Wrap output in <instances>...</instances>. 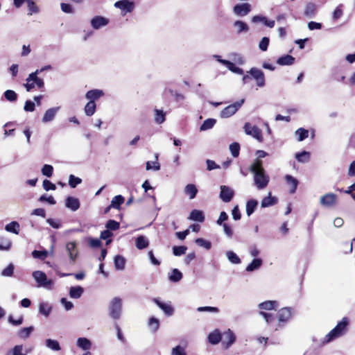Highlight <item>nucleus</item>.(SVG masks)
I'll use <instances>...</instances> for the list:
<instances>
[{"instance_id": "obj_1", "label": "nucleus", "mask_w": 355, "mask_h": 355, "mask_svg": "<svg viewBox=\"0 0 355 355\" xmlns=\"http://www.w3.org/2000/svg\"><path fill=\"white\" fill-rule=\"evenodd\" d=\"M250 171L253 174L254 184L259 190L265 189L270 181L269 175L263 166V162L256 159L250 166Z\"/></svg>"}, {"instance_id": "obj_2", "label": "nucleus", "mask_w": 355, "mask_h": 355, "mask_svg": "<svg viewBox=\"0 0 355 355\" xmlns=\"http://www.w3.org/2000/svg\"><path fill=\"white\" fill-rule=\"evenodd\" d=\"M349 324V321L348 318H343V319L338 322L336 326L325 336L322 340V345L327 344L345 335L347 331Z\"/></svg>"}, {"instance_id": "obj_3", "label": "nucleus", "mask_w": 355, "mask_h": 355, "mask_svg": "<svg viewBox=\"0 0 355 355\" xmlns=\"http://www.w3.org/2000/svg\"><path fill=\"white\" fill-rule=\"evenodd\" d=\"M122 300L119 297H114L109 303V315L114 320L120 319L122 315Z\"/></svg>"}, {"instance_id": "obj_4", "label": "nucleus", "mask_w": 355, "mask_h": 355, "mask_svg": "<svg viewBox=\"0 0 355 355\" xmlns=\"http://www.w3.org/2000/svg\"><path fill=\"white\" fill-rule=\"evenodd\" d=\"M245 103V99L242 98L236 101L222 110L219 114L221 119H227L234 115Z\"/></svg>"}, {"instance_id": "obj_5", "label": "nucleus", "mask_w": 355, "mask_h": 355, "mask_svg": "<svg viewBox=\"0 0 355 355\" xmlns=\"http://www.w3.org/2000/svg\"><path fill=\"white\" fill-rule=\"evenodd\" d=\"M33 277L37 284L38 287H43L50 289L53 285V281L47 278L46 275L40 270L34 271L32 274Z\"/></svg>"}, {"instance_id": "obj_6", "label": "nucleus", "mask_w": 355, "mask_h": 355, "mask_svg": "<svg viewBox=\"0 0 355 355\" xmlns=\"http://www.w3.org/2000/svg\"><path fill=\"white\" fill-rule=\"evenodd\" d=\"M65 250L69 257V264L74 265L79 254L76 242L70 241L67 243Z\"/></svg>"}, {"instance_id": "obj_7", "label": "nucleus", "mask_w": 355, "mask_h": 355, "mask_svg": "<svg viewBox=\"0 0 355 355\" xmlns=\"http://www.w3.org/2000/svg\"><path fill=\"white\" fill-rule=\"evenodd\" d=\"M243 129L246 135L252 136L260 142L263 141L261 130L257 126H252L247 122L244 124Z\"/></svg>"}, {"instance_id": "obj_8", "label": "nucleus", "mask_w": 355, "mask_h": 355, "mask_svg": "<svg viewBox=\"0 0 355 355\" xmlns=\"http://www.w3.org/2000/svg\"><path fill=\"white\" fill-rule=\"evenodd\" d=\"M252 78L257 82V85L259 87L265 86V76L264 73L259 69L252 67L248 71Z\"/></svg>"}, {"instance_id": "obj_9", "label": "nucleus", "mask_w": 355, "mask_h": 355, "mask_svg": "<svg viewBox=\"0 0 355 355\" xmlns=\"http://www.w3.org/2000/svg\"><path fill=\"white\" fill-rule=\"evenodd\" d=\"M278 320L279 323H286L293 317L294 314L293 309L291 307H284L279 310L278 311ZM279 327H282L280 324L278 325Z\"/></svg>"}, {"instance_id": "obj_10", "label": "nucleus", "mask_w": 355, "mask_h": 355, "mask_svg": "<svg viewBox=\"0 0 355 355\" xmlns=\"http://www.w3.org/2000/svg\"><path fill=\"white\" fill-rule=\"evenodd\" d=\"M337 203V196L334 193H327L320 198V204L325 207H331Z\"/></svg>"}, {"instance_id": "obj_11", "label": "nucleus", "mask_w": 355, "mask_h": 355, "mask_svg": "<svg viewBox=\"0 0 355 355\" xmlns=\"http://www.w3.org/2000/svg\"><path fill=\"white\" fill-rule=\"evenodd\" d=\"M220 189V191L219 198L221 199V200L224 202H230L234 196V191L233 189L226 185H221Z\"/></svg>"}, {"instance_id": "obj_12", "label": "nucleus", "mask_w": 355, "mask_h": 355, "mask_svg": "<svg viewBox=\"0 0 355 355\" xmlns=\"http://www.w3.org/2000/svg\"><path fill=\"white\" fill-rule=\"evenodd\" d=\"M153 302L156 304V305L163 311L165 315L167 316H171L174 313V308L171 305V302L170 301L167 302H162L159 298H154Z\"/></svg>"}, {"instance_id": "obj_13", "label": "nucleus", "mask_w": 355, "mask_h": 355, "mask_svg": "<svg viewBox=\"0 0 355 355\" xmlns=\"http://www.w3.org/2000/svg\"><path fill=\"white\" fill-rule=\"evenodd\" d=\"M109 22V19L99 15L94 17L90 20V24L92 27L95 30H98L104 26H106Z\"/></svg>"}, {"instance_id": "obj_14", "label": "nucleus", "mask_w": 355, "mask_h": 355, "mask_svg": "<svg viewBox=\"0 0 355 355\" xmlns=\"http://www.w3.org/2000/svg\"><path fill=\"white\" fill-rule=\"evenodd\" d=\"M114 6L121 10V15H125L134 9V1H116Z\"/></svg>"}, {"instance_id": "obj_15", "label": "nucleus", "mask_w": 355, "mask_h": 355, "mask_svg": "<svg viewBox=\"0 0 355 355\" xmlns=\"http://www.w3.org/2000/svg\"><path fill=\"white\" fill-rule=\"evenodd\" d=\"M105 95V92L103 90L100 89H93L87 91L85 94V98L89 101L95 103L96 101H98L99 98L103 97Z\"/></svg>"}, {"instance_id": "obj_16", "label": "nucleus", "mask_w": 355, "mask_h": 355, "mask_svg": "<svg viewBox=\"0 0 355 355\" xmlns=\"http://www.w3.org/2000/svg\"><path fill=\"white\" fill-rule=\"evenodd\" d=\"M236 340V336L230 329L225 331L222 336V344L225 348L230 347Z\"/></svg>"}, {"instance_id": "obj_17", "label": "nucleus", "mask_w": 355, "mask_h": 355, "mask_svg": "<svg viewBox=\"0 0 355 355\" xmlns=\"http://www.w3.org/2000/svg\"><path fill=\"white\" fill-rule=\"evenodd\" d=\"M250 5L249 3H244L241 4H236L234 7L233 10L235 15H236L237 16L243 17L247 15L250 12Z\"/></svg>"}, {"instance_id": "obj_18", "label": "nucleus", "mask_w": 355, "mask_h": 355, "mask_svg": "<svg viewBox=\"0 0 355 355\" xmlns=\"http://www.w3.org/2000/svg\"><path fill=\"white\" fill-rule=\"evenodd\" d=\"M60 107H51V108H49L48 109L43 117H42V122L44 123H49V122H51L52 121L54 118L55 117L57 113L58 112V111L60 110Z\"/></svg>"}, {"instance_id": "obj_19", "label": "nucleus", "mask_w": 355, "mask_h": 355, "mask_svg": "<svg viewBox=\"0 0 355 355\" xmlns=\"http://www.w3.org/2000/svg\"><path fill=\"white\" fill-rule=\"evenodd\" d=\"M278 306L279 303L276 300H268L258 304L259 309L266 311L276 310Z\"/></svg>"}, {"instance_id": "obj_20", "label": "nucleus", "mask_w": 355, "mask_h": 355, "mask_svg": "<svg viewBox=\"0 0 355 355\" xmlns=\"http://www.w3.org/2000/svg\"><path fill=\"white\" fill-rule=\"evenodd\" d=\"M65 206L71 211H76L80 207V201L77 198L69 196L65 200Z\"/></svg>"}, {"instance_id": "obj_21", "label": "nucleus", "mask_w": 355, "mask_h": 355, "mask_svg": "<svg viewBox=\"0 0 355 355\" xmlns=\"http://www.w3.org/2000/svg\"><path fill=\"white\" fill-rule=\"evenodd\" d=\"M263 265V260L261 258H254L245 268L248 272L259 270Z\"/></svg>"}, {"instance_id": "obj_22", "label": "nucleus", "mask_w": 355, "mask_h": 355, "mask_svg": "<svg viewBox=\"0 0 355 355\" xmlns=\"http://www.w3.org/2000/svg\"><path fill=\"white\" fill-rule=\"evenodd\" d=\"M84 293V288L80 286H71L69 288V295L71 298L79 299Z\"/></svg>"}, {"instance_id": "obj_23", "label": "nucleus", "mask_w": 355, "mask_h": 355, "mask_svg": "<svg viewBox=\"0 0 355 355\" xmlns=\"http://www.w3.org/2000/svg\"><path fill=\"white\" fill-rule=\"evenodd\" d=\"M295 60L294 57L287 54L279 57L277 60V63L281 66L291 65L294 63Z\"/></svg>"}, {"instance_id": "obj_24", "label": "nucleus", "mask_w": 355, "mask_h": 355, "mask_svg": "<svg viewBox=\"0 0 355 355\" xmlns=\"http://www.w3.org/2000/svg\"><path fill=\"white\" fill-rule=\"evenodd\" d=\"M39 71H35L29 73V78L32 79L35 83V86L38 89H42L44 87V81L42 78L38 77Z\"/></svg>"}, {"instance_id": "obj_25", "label": "nucleus", "mask_w": 355, "mask_h": 355, "mask_svg": "<svg viewBox=\"0 0 355 355\" xmlns=\"http://www.w3.org/2000/svg\"><path fill=\"white\" fill-rule=\"evenodd\" d=\"M277 202V198L272 197L271 193H269L268 196L263 198L261 202V206L263 208L268 207L275 205Z\"/></svg>"}, {"instance_id": "obj_26", "label": "nucleus", "mask_w": 355, "mask_h": 355, "mask_svg": "<svg viewBox=\"0 0 355 355\" xmlns=\"http://www.w3.org/2000/svg\"><path fill=\"white\" fill-rule=\"evenodd\" d=\"M253 22H262L266 26L269 28H273L275 26V21L274 20H268L266 17L262 15H256L252 17Z\"/></svg>"}, {"instance_id": "obj_27", "label": "nucleus", "mask_w": 355, "mask_h": 355, "mask_svg": "<svg viewBox=\"0 0 355 355\" xmlns=\"http://www.w3.org/2000/svg\"><path fill=\"white\" fill-rule=\"evenodd\" d=\"M52 311V306L48 302H42L39 304V313L45 317H48Z\"/></svg>"}, {"instance_id": "obj_28", "label": "nucleus", "mask_w": 355, "mask_h": 355, "mask_svg": "<svg viewBox=\"0 0 355 355\" xmlns=\"http://www.w3.org/2000/svg\"><path fill=\"white\" fill-rule=\"evenodd\" d=\"M222 336L218 329L211 332L208 336V340L212 345H216L221 341Z\"/></svg>"}, {"instance_id": "obj_29", "label": "nucleus", "mask_w": 355, "mask_h": 355, "mask_svg": "<svg viewBox=\"0 0 355 355\" xmlns=\"http://www.w3.org/2000/svg\"><path fill=\"white\" fill-rule=\"evenodd\" d=\"M189 218L193 221L202 223L205 220V216L202 211L193 209L191 211Z\"/></svg>"}, {"instance_id": "obj_30", "label": "nucleus", "mask_w": 355, "mask_h": 355, "mask_svg": "<svg viewBox=\"0 0 355 355\" xmlns=\"http://www.w3.org/2000/svg\"><path fill=\"white\" fill-rule=\"evenodd\" d=\"M5 230L8 232H11L15 234H19L20 231V225L17 221H12L6 225Z\"/></svg>"}, {"instance_id": "obj_31", "label": "nucleus", "mask_w": 355, "mask_h": 355, "mask_svg": "<svg viewBox=\"0 0 355 355\" xmlns=\"http://www.w3.org/2000/svg\"><path fill=\"white\" fill-rule=\"evenodd\" d=\"M257 205H258V201L257 200L250 199L247 201L245 209H246V214L248 215V216H251L254 213Z\"/></svg>"}, {"instance_id": "obj_32", "label": "nucleus", "mask_w": 355, "mask_h": 355, "mask_svg": "<svg viewBox=\"0 0 355 355\" xmlns=\"http://www.w3.org/2000/svg\"><path fill=\"white\" fill-rule=\"evenodd\" d=\"M135 245L139 250H143L148 246L149 241L146 236L140 235L137 237Z\"/></svg>"}, {"instance_id": "obj_33", "label": "nucleus", "mask_w": 355, "mask_h": 355, "mask_svg": "<svg viewBox=\"0 0 355 355\" xmlns=\"http://www.w3.org/2000/svg\"><path fill=\"white\" fill-rule=\"evenodd\" d=\"M285 180L287 184L291 185V187L290 189V193H294L296 191L299 183L298 180L291 175H286Z\"/></svg>"}, {"instance_id": "obj_34", "label": "nucleus", "mask_w": 355, "mask_h": 355, "mask_svg": "<svg viewBox=\"0 0 355 355\" xmlns=\"http://www.w3.org/2000/svg\"><path fill=\"white\" fill-rule=\"evenodd\" d=\"M77 346L83 350H89L92 347V342L87 338H79L77 340Z\"/></svg>"}, {"instance_id": "obj_35", "label": "nucleus", "mask_w": 355, "mask_h": 355, "mask_svg": "<svg viewBox=\"0 0 355 355\" xmlns=\"http://www.w3.org/2000/svg\"><path fill=\"white\" fill-rule=\"evenodd\" d=\"M33 331L34 327L33 326L24 327L17 331V336L19 338L25 340L30 336V335Z\"/></svg>"}, {"instance_id": "obj_36", "label": "nucleus", "mask_w": 355, "mask_h": 355, "mask_svg": "<svg viewBox=\"0 0 355 355\" xmlns=\"http://www.w3.org/2000/svg\"><path fill=\"white\" fill-rule=\"evenodd\" d=\"M114 264L116 270H123L125 268V259L121 255H116L114 259Z\"/></svg>"}, {"instance_id": "obj_37", "label": "nucleus", "mask_w": 355, "mask_h": 355, "mask_svg": "<svg viewBox=\"0 0 355 355\" xmlns=\"http://www.w3.org/2000/svg\"><path fill=\"white\" fill-rule=\"evenodd\" d=\"M184 193L189 196L190 199H193L196 196L198 189L195 184H188L184 187Z\"/></svg>"}, {"instance_id": "obj_38", "label": "nucleus", "mask_w": 355, "mask_h": 355, "mask_svg": "<svg viewBox=\"0 0 355 355\" xmlns=\"http://www.w3.org/2000/svg\"><path fill=\"white\" fill-rule=\"evenodd\" d=\"M310 153L303 150L300 153H297L295 155V159L300 163H306L310 160Z\"/></svg>"}, {"instance_id": "obj_39", "label": "nucleus", "mask_w": 355, "mask_h": 355, "mask_svg": "<svg viewBox=\"0 0 355 355\" xmlns=\"http://www.w3.org/2000/svg\"><path fill=\"white\" fill-rule=\"evenodd\" d=\"M226 257L228 261L233 264H240L241 263V260L239 257L233 251L228 250L225 252Z\"/></svg>"}, {"instance_id": "obj_40", "label": "nucleus", "mask_w": 355, "mask_h": 355, "mask_svg": "<svg viewBox=\"0 0 355 355\" xmlns=\"http://www.w3.org/2000/svg\"><path fill=\"white\" fill-rule=\"evenodd\" d=\"M3 96L6 101L10 103H15L18 98V94L12 89H7L3 92Z\"/></svg>"}, {"instance_id": "obj_41", "label": "nucleus", "mask_w": 355, "mask_h": 355, "mask_svg": "<svg viewBox=\"0 0 355 355\" xmlns=\"http://www.w3.org/2000/svg\"><path fill=\"white\" fill-rule=\"evenodd\" d=\"M165 120L166 113L162 110L155 109V122L157 124H162Z\"/></svg>"}, {"instance_id": "obj_42", "label": "nucleus", "mask_w": 355, "mask_h": 355, "mask_svg": "<svg viewBox=\"0 0 355 355\" xmlns=\"http://www.w3.org/2000/svg\"><path fill=\"white\" fill-rule=\"evenodd\" d=\"M315 5L312 2H309V3H307L304 10V15L309 18H313L315 14Z\"/></svg>"}, {"instance_id": "obj_43", "label": "nucleus", "mask_w": 355, "mask_h": 355, "mask_svg": "<svg viewBox=\"0 0 355 355\" xmlns=\"http://www.w3.org/2000/svg\"><path fill=\"white\" fill-rule=\"evenodd\" d=\"M216 123V120L214 119H207L203 121L200 127V131H205L211 129Z\"/></svg>"}, {"instance_id": "obj_44", "label": "nucleus", "mask_w": 355, "mask_h": 355, "mask_svg": "<svg viewBox=\"0 0 355 355\" xmlns=\"http://www.w3.org/2000/svg\"><path fill=\"white\" fill-rule=\"evenodd\" d=\"M96 110V103L88 101L84 107L85 114L88 116H92Z\"/></svg>"}, {"instance_id": "obj_45", "label": "nucleus", "mask_w": 355, "mask_h": 355, "mask_svg": "<svg viewBox=\"0 0 355 355\" xmlns=\"http://www.w3.org/2000/svg\"><path fill=\"white\" fill-rule=\"evenodd\" d=\"M125 198L121 195L114 196L111 200V206L113 208L119 209L121 205L124 202Z\"/></svg>"}, {"instance_id": "obj_46", "label": "nucleus", "mask_w": 355, "mask_h": 355, "mask_svg": "<svg viewBox=\"0 0 355 355\" xmlns=\"http://www.w3.org/2000/svg\"><path fill=\"white\" fill-rule=\"evenodd\" d=\"M295 135L297 137L298 141H302L309 137V131L305 128H300L295 130Z\"/></svg>"}, {"instance_id": "obj_47", "label": "nucleus", "mask_w": 355, "mask_h": 355, "mask_svg": "<svg viewBox=\"0 0 355 355\" xmlns=\"http://www.w3.org/2000/svg\"><path fill=\"white\" fill-rule=\"evenodd\" d=\"M182 278V273L177 268H174L169 275V280L171 282H178Z\"/></svg>"}, {"instance_id": "obj_48", "label": "nucleus", "mask_w": 355, "mask_h": 355, "mask_svg": "<svg viewBox=\"0 0 355 355\" xmlns=\"http://www.w3.org/2000/svg\"><path fill=\"white\" fill-rule=\"evenodd\" d=\"M23 345H15L12 349L8 351L6 355H26L27 352H23Z\"/></svg>"}, {"instance_id": "obj_49", "label": "nucleus", "mask_w": 355, "mask_h": 355, "mask_svg": "<svg viewBox=\"0 0 355 355\" xmlns=\"http://www.w3.org/2000/svg\"><path fill=\"white\" fill-rule=\"evenodd\" d=\"M46 346L48 348H49L53 351L60 350V344H59L58 341H57L56 340H53L51 338L46 339Z\"/></svg>"}, {"instance_id": "obj_50", "label": "nucleus", "mask_w": 355, "mask_h": 355, "mask_svg": "<svg viewBox=\"0 0 355 355\" xmlns=\"http://www.w3.org/2000/svg\"><path fill=\"white\" fill-rule=\"evenodd\" d=\"M105 227L107 228V230H109L110 232L115 231V230H117L118 229H119L120 224L119 222H117L114 220L110 219L107 221V223L105 224Z\"/></svg>"}, {"instance_id": "obj_51", "label": "nucleus", "mask_w": 355, "mask_h": 355, "mask_svg": "<svg viewBox=\"0 0 355 355\" xmlns=\"http://www.w3.org/2000/svg\"><path fill=\"white\" fill-rule=\"evenodd\" d=\"M11 241L3 236H0V250H8L11 247Z\"/></svg>"}, {"instance_id": "obj_52", "label": "nucleus", "mask_w": 355, "mask_h": 355, "mask_svg": "<svg viewBox=\"0 0 355 355\" xmlns=\"http://www.w3.org/2000/svg\"><path fill=\"white\" fill-rule=\"evenodd\" d=\"M195 243L200 247L204 248L206 250H209L211 248V243L202 238H198L195 240Z\"/></svg>"}, {"instance_id": "obj_53", "label": "nucleus", "mask_w": 355, "mask_h": 355, "mask_svg": "<svg viewBox=\"0 0 355 355\" xmlns=\"http://www.w3.org/2000/svg\"><path fill=\"white\" fill-rule=\"evenodd\" d=\"M226 67L230 71H232L234 73L239 74V75H243L244 73L243 70L241 68H239V67L235 66V64L230 61H229V62L227 63Z\"/></svg>"}, {"instance_id": "obj_54", "label": "nucleus", "mask_w": 355, "mask_h": 355, "mask_svg": "<svg viewBox=\"0 0 355 355\" xmlns=\"http://www.w3.org/2000/svg\"><path fill=\"white\" fill-rule=\"evenodd\" d=\"M148 326L153 332H155L159 329V320L155 317H151L148 320Z\"/></svg>"}, {"instance_id": "obj_55", "label": "nucleus", "mask_w": 355, "mask_h": 355, "mask_svg": "<svg viewBox=\"0 0 355 355\" xmlns=\"http://www.w3.org/2000/svg\"><path fill=\"white\" fill-rule=\"evenodd\" d=\"M230 150L234 157H237L239 155L240 145L237 142H233L230 145Z\"/></svg>"}, {"instance_id": "obj_56", "label": "nucleus", "mask_w": 355, "mask_h": 355, "mask_svg": "<svg viewBox=\"0 0 355 355\" xmlns=\"http://www.w3.org/2000/svg\"><path fill=\"white\" fill-rule=\"evenodd\" d=\"M47 255L48 252L46 250L42 251L35 250L32 252V256L35 259L44 260L47 257Z\"/></svg>"}, {"instance_id": "obj_57", "label": "nucleus", "mask_w": 355, "mask_h": 355, "mask_svg": "<svg viewBox=\"0 0 355 355\" xmlns=\"http://www.w3.org/2000/svg\"><path fill=\"white\" fill-rule=\"evenodd\" d=\"M234 26L238 28V33H240L241 32H246L248 31V26L246 23L242 21H236L234 23Z\"/></svg>"}, {"instance_id": "obj_58", "label": "nucleus", "mask_w": 355, "mask_h": 355, "mask_svg": "<svg viewBox=\"0 0 355 355\" xmlns=\"http://www.w3.org/2000/svg\"><path fill=\"white\" fill-rule=\"evenodd\" d=\"M14 270L15 266L12 263H10L1 271V275L3 277H12L14 273Z\"/></svg>"}, {"instance_id": "obj_59", "label": "nucleus", "mask_w": 355, "mask_h": 355, "mask_svg": "<svg viewBox=\"0 0 355 355\" xmlns=\"http://www.w3.org/2000/svg\"><path fill=\"white\" fill-rule=\"evenodd\" d=\"M41 171L43 175L51 178L53 175V167L50 164H44Z\"/></svg>"}, {"instance_id": "obj_60", "label": "nucleus", "mask_w": 355, "mask_h": 355, "mask_svg": "<svg viewBox=\"0 0 355 355\" xmlns=\"http://www.w3.org/2000/svg\"><path fill=\"white\" fill-rule=\"evenodd\" d=\"M187 248L184 245L173 246V253L175 256L180 257L186 253Z\"/></svg>"}, {"instance_id": "obj_61", "label": "nucleus", "mask_w": 355, "mask_h": 355, "mask_svg": "<svg viewBox=\"0 0 355 355\" xmlns=\"http://www.w3.org/2000/svg\"><path fill=\"white\" fill-rule=\"evenodd\" d=\"M82 182V180L80 178L76 177L73 175H70L69 177V185L71 188H76L77 185Z\"/></svg>"}, {"instance_id": "obj_62", "label": "nucleus", "mask_w": 355, "mask_h": 355, "mask_svg": "<svg viewBox=\"0 0 355 355\" xmlns=\"http://www.w3.org/2000/svg\"><path fill=\"white\" fill-rule=\"evenodd\" d=\"M113 234L107 230H103L101 233V239L103 240H106V245H109L112 242V239H110L112 236Z\"/></svg>"}, {"instance_id": "obj_63", "label": "nucleus", "mask_w": 355, "mask_h": 355, "mask_svg": "<svg viewBox=\"0 0 355 355\" xmlns=\"http://www.w3.org/2000/svg\"><path fill=\"white\" fill-rule=\"evenodd\" d=\"M146 168L147 171L153 169V170L157 171L160 169V164L157 161H155V162L148 161L146 164Z\"/></svg>"}, {"instance_id": "obj_64", "label": "nucleus", "mask_w": 355, "mask_h": 355, "mask_svg": "<svg viewBox=\"0 0 355 355\" xmlns=\"http://www.w3.org/2000/svg\"><path fill=\"white\" fill-rule=\"evenodd\" d=\"M28 3V15H31L37 13L39 11L38 7L35 4V1H27Z\"/></svg>"}]
</instances>
